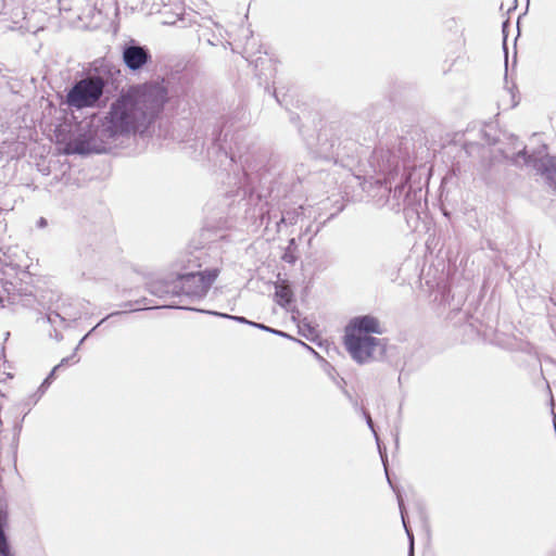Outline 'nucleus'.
<instances>
[{
    "mask_svg": "<svg viewBox=\"0 0 556 556\" xmlns=\"http://www.w3.org/2000/svg\"><path fill=\"white\" fill-rule=\"evenodd\" d=\"M167 101L168 90L164 80L130 86L111 103L98 124H88L66 144V153L81 156L102 154L121 138L143 135Z\"/></svg>",
    "mask_w": 556,
    "mask_h": 556,
    "instance_id": "f257e3e1",
    "label": "nucleus"
},
{
    "mask_svg": "<svg viewBox=\"0 0 556 556\" xmlns=\"http://www.w3.org/2000/svg\"><path fill=\"white\" fill-rule=\"evenodd\" d=\"M118 73L111 63L94 61L91 70L66 89L64 103L76 110L101 108L108 99L104 98L108 87Z\"/></svg>",
    "mask_w": 556,
    "mask_h": 556,
    "instance_id": "f03ea898",
    "label": "nucleus"
},
{
    "mask_svg": "<svg viewBox=\"0 0 556 556\" xmlns=\"http://www.w3.org/2000/svg\"><path fill=\"white\" fill-rule=\"evenodd\" d=\"M355 135L348 122H332L324 126L317 136L318 156L334 163L353 159L358 150Z\"/></svg>",
    "mask_w": 556,
    "mask_h": 556,
    "instance_id": "7ed1b4c3",
    "label": "nucleus"
},
{
    "mask_svg": "<svg viewBox=\"0 0 556 556\" xmlns=\"http://www.w3.org/2000/svg\"><path fill=\"white\" fill-rule=\"evenodd\" d=\"M218 275L219 268L217 267L177 274L178 301H174L168 307L195 311L185 304L204 299Z\"/></svg>",
    "mask_w": 556,
    "mask_h": 556,
    "instance_id": "20e7f679",
    "label": "nucleus"
},
{
    "mask_svg": "<svg viewBox=\"0 0 556 556\" xmlns=\"http://www.w3.org/2000/svg\"><path fill=\"white\" fill-rule=\"evenodd\" d=\"M520 159L544 177L546 185L556 193V156L548 153L542 156H536L535 153L529 154L525 147L514 155L513 162L518 164Z\"/></svg>",
    "mask_w": 556,
    "mask_h": 556,
    "instance_id": "39448f33",
    "label": "nucleus"
},
{
    "mask_svg": "<svg viewBox=\"0 0 556 556\" xmlns=\"http://www.w3.org/2000/svg\"><path fill=\"white\" fill-rule=\"evenodd\" d=\"M344 344L352 358L358 364L369 362L376 348H380L381 354L384 352V346L382 345L381 340L372 336H359L346 332L344 337Z\"/></svg>",
    "mask_w": 556,
    "mask_h": 556,
    "instance_id": "423d86ee",
    "label": "nucleus"
},
{
    "mask_svg": "<svg viewBox=\"0 0 556 556\" xmlns=\"http://www.w3.org/2000/svg\"><path fill=\"white\" fill-rule=\"evenodd\" d=\"M229 134V129L220 128L213 139L212 147L208 149V154H216L220 166L224 165L225 161L233 163L237 155L239 157L242 156L241 147L239 144L242 134L239 131L232 134L230 141H228Z\"/></svg>",
    "mask_w": 556,
    "mask_h": 556,
    "instance_id": "0eeeda50",
    "label": "nucleus"
},
{
    "mask_svg": "<svg viewBox=\"0 0 556 556\" xmlns=\"http://www.w3.org/2000/svg\"><path fill=\"white\" fill-rule=\"evenodd\" d=\"M121 53L125 67L131 73H139L152 63L150 49L132 38L121 46Z\"/></svg>",
    "mask_w": 556,
    "mask_h": 556,
    "instance_id": "6e6552de",
    "label": "nucleus"
},
{
    "mask_svg": "<svg viewBox=\"0 0 556 556\" xmlns=\"http://www.w3.org/2000/svg\"><path fill=\"white\" fill-rule=\"evenodd\" d=\"M346 332L356 333L359 336H370L371 333L381 334L382 329L377 317L372 315H361L353 317L348 326Z\"/></svg>",
    "mask_w": 556,
    "mask_h": 556,
    "instance_id": "1a4fd4ad",
    "label": "nucleus"
},
{
    "mask_svg": "<svg viewBox=\"0 0 556 556\" xmlns=\"http://www.w3.org/2000/svg\"><path fill=\"white\" fill-rule=\"evenodd\" d=\"M78 260L81 275L85 276L101 263L102 253L91 244L84 243L78 249Z\"/></svg>",
    "mask_w": 556,
    "mask_h": 556,
    "instance_id": "9d476101",
    "label": "nucleus"
},
{
    "mask_svg": "<svg viewBox=\"0 0 556 556\" xmlns=\"http://www.w3.org/2000/svg\"><path fill=\"white\" fill-rule=\"evenodd\" d=\"M408 178H402L393 189H389V195L386 205L393 212H400L402 204H405L409 198V191L406 190Z\"/></svg>",
    "mask_w": 556,
    "mask_h": 556,
    "instance_id": "9b49d317",
    "label": "nucleus"
},
{
    "mask_svg": "<svg viewBox=\"0 0 556 556\" xmlns=\"http://www.w3.org/2000/svg\"><path fill=\"white\" fill-rule=\"evenodd\" d=\"M148 291L160 299H177L176 278L172 280H154L148 283Z\"/></svg>",
    "mask_w": 556,
    "mask_h": 556,
    "instance_id": "f8f14e48",
    "label": "nucleus"
},
{
    "mask_svg": "<svg viewBox=\"0 0 556 556\" xmlns=\"http://www.w3.org/2000/svg\"><path fill=\"white\" fill-rule=\"evenodd\" d=\"M8 527V511L5 507L0 504V556H14L11 551V545L5 533Z\"/></svg>",
    "mask_w": 556,
    "mask_h": 556,
    "instance_id": "ddd939ff",
    "label": "nucleus"
},
{
    "mask_svg": "<svg viewBox=\"0 0 556 556\" xmlns=\"http://www.w3.org/2000/svg\"><path fill=\"white\" fill-rule=\"evenodd\" d=\"M274 300L280 307L288 308V306L294 300V294L291 287L285 283H276Z\"/></svg>",
    "mask_w": 556,
    "mask_h": 556,
    "instance_id": "4468645a",
    "label": "nucleus"
},
{
    "mask_svg": "<svg viewBox=\"0 0 556 556\" xmlns=\"http://www.w3.org/2000/svg\"><path fill=\"white\" fill-rule=\"evenodd\" d=\"M383 464H384V470H386L388 482H389L390 486L393 489V491L396 493V498H397V503H399V508H400V513H401V518H402L403 527L405 529V532H406L408 541H409L408 551H413L414 552V534H413L410 528L406 523V519H405L406 509H405V506H404L403 497H402L401 493L392 484V482H391V480L389 478V475H388V468L386 466V463L383 462Z\"/></svg>",
    "mask_w": 556,
    "mask_h": 556,
    "instance_id": "2eb2a0df",
    "label": "nucleus"
},
{
    "mask_svg": "<svg viewBox=\"0 0 556 556\" xmlns=\"http://www.w3.org/2000/svg\"><path fill=\"white\" fill-rule=\"evenodd\" d=\"M383 464H384V470H386L388 482H389L390 486L393 489V491L396 493V498H397V503H399V508H400V513H401V518H402L403 527L405 529V532H406L408 541H409L408 551H413L414 552V534H413L410 528L406 523V519H405L406 509H405V506H404L403 497H402L401 493L392 484V482H391V480L389 478V475H388V468L386 466V463L383 462Z\"/></svg>",
    "mask_w": 556,
    "mask_h": 556,
    "instance_id": "dca6fc26",
    "label": "nucleus"
},
{
    "mask_svg": "<svg viewBox=\"0 0 556 556\" xmlns=\"http://www.w3.org/2000/svg\"><path fill=\"white\" fill-rule=\"evenodd\" d=\"M296 250L298 243L295 238L289 239L288 244L285 248L283 254L281 256V260L289 264H295V262L298 261Z\"/></svg>",
    "mask_w": 556,
    "mask_h": 556,
    "instance_id": "f3484780",
    "label": "nucleus"
},
{
    "mask_svg": "<svg viewBox=\"0 0 556 556\" xmlns=\"http://www.w3.org/2000/svg\"><path fill=\"white\" fill-rule=\"evenodd\" d=\"M146 301V299H142V300H138L136 301V304H139V303H143ZM134 304L135 302H131V301H128V302H125L122 306L125 307L126 309L125 311H116V312H113L109 315H106L104 318H102L92 329L91 331H94L100 325H102L105 320H108L109 318L113 317V316H119V315H123V314H127L128 312H136V311H139L140 308H137V307H134Z\"/></svg>",
    "mask_w": 556,
    "mask_h": 556,
    "instance_id": "a211bd4d",
    "label": "nucleus"
},
{
    "mask_svg": "<svg viewBox=\"0 0 556 556\" xmlns=\"http://www.w3.org/2000/svg\"><path fill=\"white\" fill-rule=\"evenodd\" d=\"M258 217H260V225L261 226L264 225L265 229H268V227H269V225L271 223L273 216H271V213H270L269 204L267 202L260 204Z\"/></svg>",
    "mask_w": 556,
    "mask_h": 556,
    "instance_id": "6ab92c4d",
    "label": "nucleus"
},
{
    "mask_svg": "<svg viewBox=\"0 0 556 556\" xmlns=\"http://www.w3.org/2000/svg\"><path fill=\"white\" fill-rule=\"evenodd\" d=\"M299 332L308 340H312L313 337L316 336V329L308 321L307 317H303V319L299 321Z\"/></svg>",
    "mask_w": 556,
    "mask_h": 556,
    "instance_id": "aec40b11",
    "label": "nucleus"
},
{
    "mask_svg": "<svg viewBox=\"0 0 556 556\" xmlns=\"http://www.w3.org/2000/svg\"><path fill=\"white\" fill-rule=\"evenodd\" d=\"M58 369H59V366H54L52 368V370L49 372V375L43 379V381L41 382V384L39 386V388L36 392L38 394V396H41L47 391V389L50 387V384L53 382V380L55 379V372Z\"/></svg>",
    "mask_w": 556,
    "mask_h": 556,
    "instance_id": "412c9836",
    "label": "nucleus"
},
{
    "mask_svg": "<svg viewBox=\"0 0 556 556\" xmlns=\"http://www.w3.org/2000/svg\"><path fill=\"white\" fill-rule=\"evenodd\" d=\"M295 223H296V213L294 211L286 212L285 214L281 215V217L278 220H276V231L277 232L280 231L281 224L294 225Z\"/></svg>",
    "mask_w": 556,
    "mask_h": 556,
    "instance_id": "4be33fe9",
    "label": "nucleus"
},
{
    "mask_svg": "<svg viewBox=\"0 0 556 556\" xmlns=\"http://www.w3.org/2000/svg\"><path fill=\"white\" fill-rule=\"evenodd\" d=\"M253 328H257L260 330H263V331L279 336V337L290 338V336L287 334L286 332L275 329V328H271L265 324L256 323L255 325H253Z\"/></svg>",
    "mask_w": 556,
    "mask_h": 556,
    "instance_id": "5701e85b",
    "label": "nucleus"
},
{
    "mask_svg": "<svg viewBox=\"0 0 556 556\" xmlns=\"http://www.w3.org/2000/svg\"><path fill=\"white\" fill-rule=\"evenodd\" d=\"M247 60L250 62V63H253L254 64V67L255 70L257 71L256 72V76L258 77V79L261 80L262 79V76H267L266 74L263 73L262 70L258 71V67L260 66H263L265 63L267 62H270L271 60L270 59H266V58H262V56H258L256 58L255 60H252L250 61L249 58H247Z\"/></svg>",
    "mask_w": 556,
    "mask_h": 556,
    "instance_id": "b1692460",
    "label": "nucleus"
},
{
    "mask_svg": "<svg viewBox=\"0 0 556 556\" xmlns=\"http://www.w3.org/2000/svg\"><path fill=\"white\" fill-rule=\"evenodd\" d=\"M92 332H93V331H91V330H90L89 332H87V333H86V334L80 339V341H79L78 345L75 348L73 355L67 356V357H64V358L60 362V364H58L56 366H59V368H60V367H62V366H64V365L68 364V362H70V361L75 356L76 351L79 349V346L84 343V341H85V340H86V339H87V338H88Z\"/></svg>",
    "mask_w": 556,
    "mask_h": 556,
    "instance_id": "393cba45",
    "label": "nucleus"
},
{
    "mask_svg": "<svg viewBox=\"0 0 556 556\" xmlns=\"http://www.w3.org/2000/svg\"><path fill=\"white\" fill-rule=\"evenodd\" d=\"M363 415H364V418L366 420L367 426L369 427V429L372 431V433L377 438V433H376V430H375V427H374V421L371 419V416H370L369 412L364 409L363 410Z\"/></svg>",
    "mask_w": 556,
    "mask_h": 556,
    "instance_id": "a878e982",
    "label": "nucleus"
},
{
    "mask_svg": "<svg viewBox=\"0 0 556 556\" xmlns=\"http://www.w3.org/2000/svg\"><path fill=\"white\" fill-rule=\"evenodd\" d=\"M231 320H235V321H237L239 324L249 325L251 327H253V325L256 324V321H252V320L247 319L243 316H236V315L233 317H231Z\"/></svg>",
    "mask_w": 556,
    "mask_h": 556,
    "instance_id": "bb28decb",
    "label": "nucleus"
},
{
    "mask_svg": "<svg viewBox=\"0 0 556 556\" xmlns=\"http://www.w3.org/2000/svg\"><path fill=\"white\" fill-rule=\"evenodd\" d=\"M292 320L299 325V321L303 319L301 312L298 308L291 309Z\"/></svg>",
    "mask_w": 556,
    "mask_h": 556,
    "instance_id": "cd10ccee",
    "label": "nucleus"
},
{
    "mask_svg": "<svg viewBox=\"0 0 556 556\" xmlns=\"http://www.w3.org/2000/svg\"><path fill=\"white\" fill-rule=\"evenodd\" d=\"M206 313L211 314V315H214V316L222 317V318H227V319H231V317L235 316V315H230V314H227V313H219V312H216V311H206Z\"/></svg>",
    "mask_w": 556,
    "mask_h": 556,
    "instance_id": "c85d7f7f",
    "label": "nucleus"
},
{
    "mask_svg": "<svg viewBox=\"0 0 556 556\" xmlns=\"http://www.w3.org/2000/svg\"><path fill=\"white\" fill-rule=\"evenodd\" d=\"M58 318L62 320L61 316H60L58 313H55V312L49 313V314L47 315V319H48V321H49L50 324L55 323V320H56Z\"/></svg>",
    "mask_w": 556,
    "mask_h": 556,
    "instance_id": "c756f323",
    "label": "nucleus"
},
{
    "mask_svg": "<svg viewBox=\"0 0 556 556\" xmlns=\"http://www.w3.org/2000/svg\"><path fill=\"white\" fill-rule=\"evenodd\" d=\"M47 225H48V222H47V219H46L45 217H40V218L37 220V223H36V226H37L38 228H45V227H47Z\"/></svg>",
    "mask_w": 556,
    "mask_h": 556,
    "instance_id": "7c9ffc66",
    "label": "nucleus"
},
{
    "mask_svg": "<svg viewBox=\"0 0 556 556\" xmlns=\"http://www.w3.org/2000/svg\"><path fill=\"white\" fill-rule=\"evenodd\" d=\"M21 429H22L21 425H17V426L14 427V440H18V435H20Z\"/></svg>",
    "mask_w": 556,
    "mask_h": 556,
    "instance_id": "2f4dec72",
    "label": "nucleus"
},
{
    "mask_svg": "<svg viewBox=\"0 0 556 556\" xmlns=\"http://www.w3.org/2000/svg\"><path fill=\"white\" fill-rule=\"evenodd\" d=\"M485 138H486V142L491 146H494L497 142V140L495 138H491V136H488L486 134H485Z\"/></svg>",
    "mask_w": 556,
    "mask_h": 556,
    "instance_id": "473e14b6",
    "label": "nucleus"
},
{
    "mask_svg": "<svg viewBox=\"0 0 556 556\" xmlns=\"http://www.w3.org/2000/svg\"><path fill=\"white\" fill-rule=\"evenodd\" d=\"M240 188H242V189H243V193H244V195H247V194H248V192H249L250 198L252 199V195H253V191H252V189H249V190H248V189H247V186H240Z\"/></svg>",
    "mask_w": 556,
    "mask_h": 556,
    "instance_id": "72a5a7b5",
    "label": "nucleus"
},
{
    "mask_svg": "<svg viewBox=\"0 0 556 556\" xmlns=\"http://www.w3.org/2000/svg\"><path fill=\"white\" fill-rule=\"evenodd\" d=\"M273 96L276 98L277 102L280 103V99L278 98L275 89L273 91Z\"/></svg>",
    "mask_w": 556,
    "mask_h": 556,
    "instance_id": "f704fd0d",
    "label": "nucleus"
},
{
    "mask_svg": "<svg viewBox=\"0 0 556 556\" xmlns=\"http://www.w3.org/2000/svg\"><path fill=\"white\" fill-rule=\"evenodd\" d=\"M507 26H508V21H505V22L503 23V31H504V33H505V29H506V27H507Z\"/></svg>",
    "mask_w": 556,
    "mask_h": 556,
    "instance_id": "c9c22d12",
    "label": "nucleus"
},
{
    "mask_svg": "<svg viewBox=\"0 0 556 556\" xmlns=\"http://www.w3.org/2000/svg\"><path fill=\"white\" fill-rule=\"evenodd\" d=\"M299 342H300L303 346H305V348H307L308 350H311V351H313V352H314V350H313L312 348H309L306 343L301 342V341H299Z\"/></svg>",
    "mask_w": 556,
    "mask_h": 556,
    "instance_id": "e433bc0d",
    "label": "nucleus"
},
{
    "mask_svg": "<svg viewBox=\"0 0 556 556\" xmlns=\"http://www.w3.org/2000/svg\"><path fill=\"white\" fill-rule=\"evenodd\" d=\"M3 8H4V2H3V0H0V13L2 12Z\"/></svg>",
    "mask_w": 556,
    "mask_h": 556,
    "instance_id": "4c0bfd02",
    "label": "nucleus"
},
{
    "mask_svg": "<svg viewBox=\"0 0 556 556\" xmlns=\"http://www.w3.org/2000/svg\"><path fill=\"white\" fill-rule=\"evenodd\" d=\"M408 556H414V552L413 551H408Z\"/></svg>",
    "mask_w": 556,
    "mask_h": 556,
    "instance_id": "58836bf2",
    "label": "nucleus"
},
{
    "mask_svg": "<svg viewBox=\"0 0 556 556\" xmlns=\"http://www.w3.org/2000/svg\"><path fill=\"white\" fill-rule=\"evenodd\" d=\"M164 23L165 24H174V22H172V21H165Z\"/></svg>",
    "mask_w": 556,
    "mask_h": 556,
    "instance_id": "ea45409f",
    "label": "nucleus"
}]
</instances>
